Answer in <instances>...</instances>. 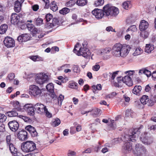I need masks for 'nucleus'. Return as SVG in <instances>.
<instances>
[{
    "label": "nucleus",
    "instance_id": "c03bdc74",
    "mask_svg": "<svg viewBox=\"0 0 156 156\" xmlns=\"http://www.w3.org/2000/svg\"><path fill=\"white\" fill-rule=\"evenodd\" d=\"M78 84L75 82H72L69 84L70 87L75 89H77L78 88Z\"/></svg>",
    "mask_w": 156,
    "mask_h": 156
},
{
    "label": "nucleus",
    "instance_id": "2eb2a0df",
    "mask_svg": "<svg viewBox=\"0 0 156 156\" xmlns=\"http://www.w3.org/2000/svg\"><path fill=\"white\" fill-rule=\"evenodd\" d=\"M23 108L29 115L33 116L35 114L34 106L30 104H26L24 106Z\"/></svg>",
    "mask_w": 156,
    "mask_h": 156
},
{
    "label": "nucleus",
    "instance_id": "09e8293b",
    "mask_svg": "<svg viewBox=\"0 0 156 156\" xmlns=\"http://www.w3.org/2000/svg\"><path fill=\"white\" fill-rule=\"evenodd\" d=\"M6 118V116L4 114L0 113V122H5Z\"/></svg>",
    "mask_w": 156,
    "mask_h": 156
},
{
    "label": "nucleus",
    "instance_id": "69168bd1",
    "mask_svg": "<svg viewBox=\"0 0 156 156\" xmlns=\"http://www.w3.org/2000/svg\"><path fill=\"white\" fill-rule=\"evenodd\" d=\"M144 72V74L146 75L147 76V77H149L151 76V71L145 69V70Z\"/></svg>",
    "mask_w": 156,
    "mask_h": 156
},
{
    "label": "nucleus",
    "instance_id": "680f3d73",
    "mask_svg": "<svg viewBox=\"0 0 156 156\" xmlns=\"http://www.w3.org/2000/svg\"><path fill=\"white\" fill-rule=\"evenodd\" d=\"M106 30L108 32L111 31L112 32H116L115 30V29H113L112 27L111 26H109L107 27L106 29Z\"/></svg>",
    "mask_w": 156,
    "mask_h": 156
},
{
    "label": "nucleus",
    "instance_id": "0e129e2a",
    "mask_svg": "<svg viewBox=\"0 0 156 156\" xmlns=\"http://www.w3.org/2000/svg\"><path fill=\"white\" fill-rule=\"evenodd\" d=\"M140 50L139 48H136L133 53L134 55H138L140 54Z\"/></svg>",
    "mask_w": 156,
    "mask_h": 156
},
{
    "label": "nucleus",
    "instance_id": "f257e3e1",
    "mask_svg": "<svg viewBox=\"0 0 156 156\" xmlns=\"http://www.w3.org/2000/svg\"><path fill=\"white\" fill-rule=\"evenodd\" d=\"M130 49V47L128 45L117 43L112 47V53L115 57H125L128 54Z\"/></svg>",
    "mask_w": 156,
    "mask_h": 156
},
{
    "label": "nucleus",
    "instance_id": "ddd939ff",
    "mask_svg": "<svg viewBox=\"0 0 156 156\" xmlns=\"http://www.w3.org/2000/svg\"><path fill=\"white\" fill-rule=\"evenodd\" d=\"M141 141L147 145L151 144L153 142L152 138L149 136L147 133H144L140 138Z\"/></svg>",
    "mask_w": 156,
    "mask_h": 156
},
{
    "label": "nucleus",
    "instance_id": "39448f33",
    "mask_svg": "<svg viewBox=\"0 0 156 156\" xmlns=\"http://www.w3.org/2000/svg\"><path fill=\"white\" fill-rule=\"evenodd\" d=\"M36 148L35 144L32 141H27L23 142L22 145L21 149L25 152H29L34 151Z\"/></svg>",
    "mask_w": 156,
    "mask_h": 156
},
{
    "label": "nucleus",
    "instance_id": "393cba45",
    "mask_svg": "<svg viewBox=\"0 0 156 156\" xmlns=\"http://www.w3.org/2000/svg\"><path fill=\"white\" fill-rule=\"evenodd\" d=\"M9 151L13 156H23V154L15 147Z\"/></svg>",
    "mask_w": 156,
    "mask_h": 156
},
{
    "label": "nucleus",
    "instance_id": "37998d69",
    "mask_svg": "<svg viewBox=\"0 0 156 156\" xmlns=\"http://www.w3.org/2000/svg\"><path fill=\"white\" fill-rule=\"evenodd\" d=\"M130 2L129 1H126L125 2L122 3L123 7L124 9H127L129 7V5H130Z\"/></svg>",
    "mask_w": 156,
    "mask_h": 156
},
{
    "label": "nucleus",
    "instance_id": "6e6552de",
    "mask_svg": "<svg viewBox=\"0 0 156 156\" xmlns=\"http://www.w3.org/2000/svg\"><path fill=\"white\" fill-rule=\"evenodd\" d=\"M140 100L143 105L147 104L148 106H150L153 105L156 102V98L154 97H152L149 98L147 95H143Z\"/></svg>",
    "mask_w": 156,
    "mask_h": 156
},
{
    "label": "nucleus",
    "instance_id": "9d476101",
    "mask_svg": "<svg viewBox=\"0 0 156 156\" xmlns=\"http://www.w3.org/2000/svg\"><path fill=\"white\" fill-rule=\"evenodd\" d=\"M143 127V125H140L138 128H135L131 129L130 131L129 134V139L130 141L133 142L134 141H136L138 138L139 134L140 133V129Z\"/></svg>",
    "mask_w": 156,
    "mask_h": 156
},
{
    "label": "nucleus",
    "instance_id": "3c124183",
    "mask_svg": "<svg viewBox=\"0 0 156 156\" xmlns=\"http://www.w3.org/2000/svg\"><path fill=\"white\" fill-rule=\"evenodd\" d=\"M52 22V23L51 24L53 26H54V25H58L59 23L58 19L56 18H55L53 19Z\"/></svg>",
    "mask_w": 156,
    "mask_h": 156
},
{
    "label": "nucleus",
    "instance_id": "864d4df0",
    "mask_svg": "<svg viewBox=\"0 0 156 156\" xmlns=\"http://www.w3.org/2000/svg\"><path fill=\"white\" fill-rule=\"evenodd\" d=\"M73 71L76 73H79L80 72V68L77 66H74L73 67Z\"/></svg>",
    "mask_w": 156,
    "mask_h": 156
},
{
    "label": "nucleus",
    "instance_id": "2f4dec72",
    "mask_svg": "<svg viewBox=\"0 0 156 156\" xmlns=\"http://www.w3.org/2000/svg\"><path fill=\"white\" fill-rule=\"evenodd\" d=\"M111 51V49L110 48H106L101 49L100 53L101 55H106L109 54Z\"/></svg>",
    "mask_w": 156,
    "mask_h": 156
},
{
    "label": "nucleus",
    "instance_id": "6ab92c4d",
    "mask_svg": "<svg viewBox=\"0 0 156 156\" xmlns=\"http://www.w3.org/2000/svg\"><path fill=\"white\" fill-rule=\"evenodd\" d=\"M25 129L29 132L32 137H35L37 135L38 133L35 128L30 125L26 126Z\"/></svg>",
    "mask_w": 156,
    "mask_h": 156
},
{
    "label": "nucleus",
    "instance_id": "412c9836",
    "mask_svg": "<svg viewBox=\"0 0 156 156\" xmlns=\"http://www.w3.org/2000/svg\"><path fill=\"white\" fill-rule=\"evenodd\" d=\"M149 23L144 20L141 21L139 25V28L140 30H146L149 27Z\"/></svg>",
    "mask_w": 156,
    "mask_h": 156
},
{
    "label": "nucleus",
    "instance_id": "cd10ccee",
    "mask_svg": "<svg viewBox=\"0 0 156 156\" xmlns=\"http://www.w3.org/2000/svg\"><path fill=\"white\" fill-rule=\"evenodd\" d=\"M27 28L29 30L32 32L34 34H36L38 30L35 28L34 25L32 24L28 23L27 25Z\"/></svg>",
    "mask_w": 156,
    "mask_h": 156
},
{
    "label": "nucleus",
    "instance_id": "423d86ee",
    "mask_svg": "<svg viewBox=\"0 0 156 156\" xmlns=\"http://www.w3.org/2000/svg\"><path fill=\"white\" fill-rule=\"evenodd\" d=\"M42 93L41 90L38 86L33 84L29 86V94L31 96L38 98L41 96Z\"/></svg>",
    "mask_w": 156,
    "mask_h": 156
},
{
    "label": "nucleus",
    "instance_id": "f8f14e48",
    "mask_svg": "<svg viewBox=\"0 0 156 156\" xmlns=\"http://www.w3.org/2000/svg\"><path fill=\"white\" fill-rule=\"evenodd\" d=\"M46 89L50 92V95L53 99L57 98V96L54 92V86L52 83L48 84L46 86Z\"/></svg>",
    "mask_w": 156,
    "mask_h": 156
},
{
    "label": "nucleus",
    "instance_id": "e433bc0d",
    "mask_svg": "<svg viewBox=\"0 0 156 156\" xmlns=\"http://www.w3.org/2000/svg\"><path fill=\"white\" fill-rule=\"evenodd\" d=\"M140 31H141L140 33V37L144 39L147 38L149 35V32L146 30Z\"/></svg>",
    "mask_w": 156,
    "mask_h": 156
},
{
    "label": "nucleus",
    "instance_id": "b1692460",
    "mask_svg": "<svg viewBox=\"0 0 156 156\" xmlns=\"http://www.w3.org/2000/svg\"><path fill=\"white\" fill-rule=\"evenodd\" d=\"M122 81L129 86H131L133 84L132 79L130 77L126 76L122 78Z\"/></svg>",
    "mask_w": 156,
    "mask_h": 156
},
{
    "label": "nucleus",
    "instance_id": "5fc2aeb1",
    "mask_svg": "<svg viewBox=\"0 0 156 156\" xmlns=\"http://www.w3.org/2000/svg\"><path fill=\"white\" fill-rule=\"evenodd\" d=\"M52 18V16L50 14H48L45 16L46 21L48 22Z\"/></svg>",
    "mask_w": 156,
    "mask_h": 156
},
{
    "label": "nucleus",
    "instance_id": "13d9d810",
    "mask_svg": "<svg viewBox=\"0 0 156 156\" xmlns=\"http://www.w3.org/2000/svg\"><path fill=\"white\" fill-rule=\"evenodd\" d=\"M100 68V66L96 64L92 67V69L94 71H98L99 70Z\"/></svg>",
    "mask_w": 156,
    "mask_h": 156
},
{
    "label": "nucleus",
    "instance_id": "8fccbe9b",
    "mask_svg": "<svg viewBox=\"0 0 156 156\" xmlns=\"http://www.w3.org/2000/svg\"><path fill=\"white\" fill-rule=\"evenodd\" d=\"M13 106L15 108H16L17 110L19 109V107L20 106V103L19 102L17 101H15L13 102Z\"/></svg>",
    "mask_w": 156,
    "mask_h": 156
},
{
    "label": "nucleus",
    "instance_id": "f704fd0d",
    "mask_svg": "<svg viewBox=\"0 0 156 156\" xmlns=\"http://www.w3.org/2000/svg\"><path fill=\"white\" fill-rule=\"evenodd\" d=\"M8 28V26L6 24L1 25L0 27V34H4L6 32Z\"/></svg>",
    "mask_w": 156,
    "mask_h": 156
},
{
    "label": "nucleus",
    "instance_id": "338daca9",
    "mask_svg": "<svg viewBox=\"0 0 156 156\" xmlns=\"http://www.w3.org/2000/svg\"><path fill=\"white\" fill-rule=\"evenodd\" d=\"M151 88L150 87L149 85H147L145 87V90L146 92H149L151 91Z\"/></svg>",
    "mask_w": 156,
    "mask_h": 156
},
{
    "label": "nucleus",
    "instance_id": "7c9ffc66",
    "mask_svg": "<svg viewBox=\"0 0 156 156\" xmlns=\"http://www.w3.org/2000/svg\"><path fill=\"white\" fill-rule=\"evenodd\" d=\"M54 12H55L57 10L58 7L55 1H52L49 5V7Z\"/></svg>",
    "mask_w": 156,
    "mask_h": 156
},
{
    "label": "nucleus",
    "instance_id": "4be33fe9",
    "mask_svg": "<svg viewBox=\"0 0 156 156\" xmlns=\"http://www.w3.org/2000/svg\"><path fill=\"white\" fill-rule=\"evenodd\" d=\"M122 148L126 153H129L132 149V144L131 143H126L122 146Z\"/></svg>",
    "mask_w": 156,
    "mask_h": 156
},
{
    "label": "nucleus",
    "instance_id": "49530a36",
    "mask_svg": "<svg viewBox=\"0 0 156 156\" xmlns=\"http://www.w3.org/2000/svg\"><path fill=\"white\" fill-rule=\"evenodd\" d=\"M67 154L68 156H76V152L70 150H68Z\"/></svg>",
    "mask_w": 156,
    "mask_h": 156
},
{
    "label": "nucleus",
    "instance_id": "a18cd8bd",
    "mask_svg": "<svg viewBox=\"0 0 156 156\" xmlns=\"http://www.w3.org/2000/svg\"><path fill=\"white\" fill-rule=\"evenodd\" d=\"M64 99V96L61 94H60L58 98V104L59 105H62V102Z\"/></svg>",
    "mask_w": 156,
    "mask_h": 156
},
{
    "label": "nucleus",
    "instance_id": "bb28decb",
    "mask_svg": "<svg viewBox=\"0 0 156 156\" xmlns=\"http://www.w3.org/2000/svg\"><path fill=\"white\" fill-rule=\"evenodd\" d=\"M21 4L18 1L15 2L14 6V10L16 12H19L21 9Z\"/></svg>",
    "mask_w": 156,
    "mask_h": 156
},
{
    "label": "nucleus",
    "instance_id": "a211bd4d",
    "mask_svg": "<svg viewBox=\"0 0 156 156\" xmlns=\"http://www.w3.org/2000/svg\"><path fill=\"white\" fill-rule=\"evenodd\" d=\"M92 14L98 19H101L105 14L104 10L96 9L92 11Z\"/></svg>",
    "mask_w": 156,
    "mask_h": 156
},
{
    "label": "nucleus",
    "instance_id": "4c0bfd02",
    "mask_svg": "<svg viewBox=\"0 0 156 156\" xmlns=\"http://www.w3.org/2000/svg\"><path fill=\"white\" fill-rule=\"evenodd\" d=\"M70 11L69 9L67 7H64L59 10V12L60 14L65 15L68 13Z\"/></svg>",
    "mask_w": 156,
    "mask_h": 156
},
{
    "label": "nucleus",
    "instance_id": "774afa93",
    "mask_svg": "<svg viewBox=\"0 0 156 156\" xmlns=\"http://www.w3.org/2000/svg\"><path fill=\"white\" fill-rule=\"evenodd\" d=\"M91 151H92L91 149L90 148H88L86 150L83 151V152L82 153L84 154V153H90L91 152Z\"/></svg>",
    "mask_w": 156,
    "mask_h": 156
},
{
    "label": "nucleus",
    "instance_id": "c85d7f7f",
    "mask_svg": "<svg viewBox=\"0 0 156 156\" xmlns=\"http://www.w3.org/2000/svg\"><path fill=\"white\" fill-rule=\"evenodd\" d=\"M16 108H13L11 111L7 112V115L9 117H15L18 115V114L16 111Z\"/></svg>",
    "mask_w": 156,
    "mask_h": 156
},
{
    "label": "nucleus",
    "instance_id": "0eeeda50",
    "mask_svg": "<svg viewBox=\"0 0 156 156\" xmlns=\"http://www.w3.org/2000/svg\"><path fill=\"white\" fill-rule=\"evenodd\" d=\"M147 150L143 146L140 144H136L133 153L135 156H146Z\"/></svg>",
    "mask_w": 156,
    "mask_h": 156
},
{
    "label": "nucleus",
    "instance_id": "052dcab7",
    "mask_svg": "<svg viewBox=\"0 0 156 156\" xmlns=\"http://www.w3.org/2000/svg\"><path fill=\"white\" fill-rule=\"evenodd\" d=\"M32 10L34 11H37L39 9V6L37 4H35L32 6Z\"/></svg>",
    "mask_w": 156,
    "mask_h": 156
},
{
    "label": "nucleus",
    "instance_id": "bf43d9fd",
    "mask_svg": "<svg viewBox=\"0 0 156 156\" xmlns=\"http://www.w3.org/2000/svg\"><path fill=\"white\" fill-rule=\"evenodd\" d=\"M8 77L9 80L11 81L15 77V74L13 73H10L8 75Z\"/></svg>",
    "mask_w": 156,
    "mask_h": 156
},
{
    "label": "nucleus",
    "instance_id": "ea45409f",
    "mask_svg": "<svg viewBox=\"0 0 156 156\" xmlns=\"http://www.w3.org/2000/svg\"><path fill=\"white\" fill-rule=\"evenodd\" d=\"M76 2L75 0H71L66 4V6L68 7H72L76 3Z\"/></svg>",
    "mask_w": 156,
    "mask_h": 156
},
{
    "label": "nucleus",
    "instance_id": "aec40b11",
    "mask_svg": "<svg viewBox=\"0 0 156 156\" xmlns=\"http://www.w3.org/2000/svg\"><path fill=\"white\" fill-rule=\"evenodd\" d=\"M11 22L14 25H17L20 22L19 17L18 15L13 13L12 14L10 17Z\"/></svg>",
    "mask_w": 156,
    "mask_h": 156
},
{
    "label": "nucleus",
    "instance_id": "603ef678",
    "mask_svg": "<svg viewBox=\"0 0 156 156\" xmlns=\"http://www.w3.org/2000/svg\"><path fill=\"white\" fill-rule=\"evenodd\" d=\"M117 95V93L115 92H113L110 94L106 96L107 98H113Z\"/></svg>",
    "mask_w": 156,
    "mask_h": 156
},
{
    "label": "nucleus",
    "instance_id": "1a4fd4ad",
    "mask_svg": "<svg viewBox=\"0 0 156 156\" xmlns=\"http://www.w3.org/2000/svg\"><path fill=\"white\" fill-rule=\"evenodd\" d=\"M50 76L47 73H40L37 74L36 78V82L39 84H43L47 83L49 80Z\"/></svg>",
    "mask_w": 156,
    "mask_h": 156
},
{
    "label": "nucleus",
    "instance_id": "7ed1b4c3",
    "mask_svg": "<svg viewBox=\"0 0 156 156\" xmlns=\"http://www.w3.org/2000/svg\"><path fill=\"white\" fill-rule=\"evenodd\" d=\"M35 111L36 113L40 115H45L48 118L52 117V115L48 110L46 106L40 103H38L34 105Z\"/></svg>",
    "mask_w": 156,
    "mask_h": 156
},
{
    "label": "nucleus",
    "instance_id": "9b49d317",
    "mask_svg": "<svg viewBox=\"0 0 156 156\" xmlns=\"http://www.w3.org/2000/svg\"><path fill=\"white\" fill-rule=\"evenodd\" d=\"M5 141L6 146L8 148H9V150L15 147L13 144L14 143L13 139L11 135L9 134L6 136Z\"/></svg>",
    "mask_w": 156,
    "mask_h": 156
},
{
    "label": "nucleus",
    "instance_id": "e2e57ef3",
    "mask_svg": "<svg viewBox=\"0 0 156 156\" xmlns=\"http://www.w3.org/2000/svg\"><path fill=\"white\" fill-rule=\"evenodd\" d=\"M118 71H116L113 72L112 73H109L110 75L111 76V78L112 80H113L115 77L116 75L118 74Z\"/></svg>",
    "mask_w": 156,
    "mask_h": 156
},
{
    "label": "nucleus",
    "instance_id": "f03ea898",
    "mask_svg": "<svg viewBox=\"0 0 156 156\" xmlns=\"http://www.w3.org/2000/svg\"><path fill=\"white\" fill-rule=\"evenodd\" d=\"M79 45V43H77L75 46L73 50V52L78 56H82L86 58H89L91 53L88 48L87 47V45L85 43L84 44H82V46L80 48L79 50H77L76 48Z\"/></svg>",
    "mask_w": 156,
    "mask_h": 156
},
{
    "label": "nucleus",
    "instance_id": "5701e85b",
    "mask_svg": "<svg viewBox=\"0 0 156 156\" xmlns=\"http://www.w3.org/2000/svg\"><path fill=\"white\" fill-rule=\"evenodd\" d=\"M30 39V37L27 34H23L17 37V40L19 42H22L27 41Z\"/></svg>",
    "mask_w": 156,
    "mask_h": 156
},
{
    "label": "nucleus",
    "instance_id": "c756f323",
    "mask_svg": "<svg viewBox=\"0 0 156 156\" xmlns=\"http://www.w3.org/2000/svg\"><path fill=\"white\" fill-rule=\"evenodd\" d=\"M154 48V45L150 44H146L145 48V51L147 53H151Z\"/></svg>",
    "mask_w": 156,
    "mask_h": 156
},
{
    "label": "nucleus",
    "instance_id": "a878e982",
    "mask_svg": "<svg viewBox=\"0 0 156 156\" xmlns=\"http://www.w3.org/2000/svg\"><path fill=\"white\" fill-rule=\"evenodd\" d=\"M142 90V87L140 86H135L132 90V93L137 95H139Z\"/></svg>",
    "mask_w": 156,
    "mask_h": 156
},
{
    "label": "nucleus",
    "instance_id": "20e7f679",
    "mask_svg": "<svg viewBox=\"0 0 156 156\" xmlns=\"http://www.w3.org/2000/svg\"><path fill=\"white\" fill-rule=\"evenodd\" d=\"M105 15L108 16H116L119 13L118 9L115 6H111L108 4L104 6L103 8Z\"/></svg>",
    "mask_w": 156,
    "mask_h": 156
},
{
    "label": "nucleus",
    "instance_id": "a19ab883",
    "mask_svg": "<svg viewBox=\"0 0 156 156\" xmlns=\"http://www.w3.org/2000/svg\"><path fill=\"white\" fill-rule=\"evenodd\" d=\"M36 21L35 22V24L37 26H40L43 23V20L40 17H38L35 18Z\"/></svg>",
    "mask_w": 156,
    "mask_h": 156
},
{
    "label": "nucleus",
    "instance_id": "4d7b16f0",
    "mask_svg": "<svg viewBox=\"0 0 156 156\" xmlns=\"http://www.w3.org/2000/svg\"><path fill=\"white\" fill-rule=\"evenodd\" d=\"M45 3V8L46 9H48L49 7L50 2L49 0H42Z\"/></svg>",
    "mask_w": 156,
    "mask_h": 156
},
{
    "label": "nucleus",
    "instance_id": "c9c22d12",
    "mask_svg": "<svg viewBox=\"0 0 156 156\" xmlns=\"http://www.w3.org/2000/svg\"><path fill=\"white\" fill-rule=\"evenodd\" d=\"M87 3V0H77L76 3L78 6H83L85 5Z\"/></svg>",
    "mask_w": 156,
    "mask_h": 156
},
{
    "label": "nucleus",
    "instance_id": "4468645a",
    "mask_svg": "<svg viewBox=\"0 0 156 156\" xmlns=\"http://www.w3.org/2000/svg\"><path fill=\"white\" fill-rule=\"evenodd\" d=\"M3 43L5 46L7 48L12 47L15 45L14 40L10 37H6L3 41Z\"/></svg>",
    "mask_w": 156,
    "mask_h": 156
},
{
    "label": "nucleus",
    "instance_id": "f3484780",
    "mask_svg": "<svg viewBox=\"0 0 156 156\" xmlns=\"http://www.w3.org/2000/svg\"><path fill=\"white\" fill-rule=\"evenodd\" d=\"M8 125L11 130L14 132L18 130L19 126L18 122L16 121H10Z\"/></svg>",
    "mask_w": 156,
    "mask_h": 156
},
{
    "label": "nucleus",
    "instance_id": "79ce46f5",
    "mask_svg": "<svg viewBox=\"0 0 156 156\" xmlns=\"http://www.w3.org/2000/svg\"><path fill=\"white\" fill-rule=\"evenodd\" d=\"M104 0H97L95 2L94 5L96 6L102 5L104 3Z\"/></svg>",
    "mask_w": 156,
    "mask_h": 156
},
{
    "label": "nucleus",
    "instance_id": "6e6d98bb",
    "mask_svg": "<svg viewBox=\"0 0 156 156\" xmlns=\"http://www.w3.org/2000/svg\"><path fill=\"white\" fill-rule=\"evenodd\" d=\"M137 30V28H136V27L135 25H134L131 26L130 28H129L127 30V31H129V30H131L132 31H136Z\"/></svg>",
    "mask_w": 156,
    "mask_h": 156
},
{
    "label": "nucleus",
    "instance_id": "de8ad7c7",
    "mask_svg": "<svg viewBox=\"0 0 156 156\" xmlns=\"http://www.w3.org/2000/svg\"><path fill=\"white\" fill-rule=\"evenodd\" d=\"M92 88L95 91L97 90H101V89L102 87L101 84H98L96 86H93Z\"/></svg>",
    "mask_w": 156,
    "mask_h": 156
},
{
    "label": "nucleus",
    "instance_id": "58836bf2",
    "mask_svg": "<svg viewBox=\"0 0 156 156\" xmlns=\"http://www.w3.org/2000/svg\"><path fill=\"white\" fill-rule=\"evenodd\" d=\"M60 123L61 121L60 119L58 118H56L52 122L51 125L54 126H58Z\"/></svg>",
    "mask_w": 156,
    "mask_h": 156
},
{
    "label": "nucleus",
    "instance_id": "72a5a7b5",
    "mask_svg": "<svg viewBox=\"0 0 156 156\" xmlns=\"http://www.w3.org/2000/svg\"><path fill=\"white\" fill-rule=\"evenodd\" d=\"M29 58L34 62L37 61H42L43 58L38 55H31L29 56Z\"/></svg>",
    "mask_w": 156,
    "mask_h": 156
},
{
    "label": "nucleus",
    "instance_id": "473e14b6",
    "mask_svg": "<svg viewBox=\"0 0 156 156\" xmlns=\"http://www.w3.org/2000/svg\"><path fill=\"white\" fill-rule=\"evenodd\" d=\"M89 111L92 112V115L93 116H97L98 115H100L101 113V110L98 108H95L92 110Z\"/></svg>",
    "mask_w": 156,
    "mask_h": 156
},
{
    "label": "nucleus",
    "instance_id": "dca6fc26",
    "mask_svg": "<svg viewBox=\"0 0 156 156\" xmlns=\"http://www.w3.org/2000/svg\"><path fill=\"white\" fill-rule=\"evenodd\" d=\"M18 138L21 141H24L28 138V133L27 131L23 129L19 131L17 134Z\"/></svg>",
    "mask_w": 156,
    "mask_h": 156
}]
</instances>
